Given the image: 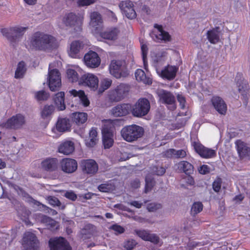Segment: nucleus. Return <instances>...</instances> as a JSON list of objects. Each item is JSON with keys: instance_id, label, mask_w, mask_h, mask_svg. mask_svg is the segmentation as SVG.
<instances>
[{"instance_id": "16", "label": "nucleus", "mask_w": 250, "mask_h": 250, "mask_svg": "<svg viewBox=\"0 0 250 250\" xmlns=\"http://www.w3.org/2000/svg\"><path fill=\"white\" fill-rule=\"evenodd\" d=\"M61 169L65 173H72L75 172L78 167L77 161L71 158H64L60 162Z\"/></svg>"}, {"instance_id": "28", "label": "nucleus", "mask_w": 250, "mask_h": 250, "mask_svg": "<svg viewBox=\"0 0 250 250\" xmlns=\"http://www.w3.org/2000/svg\"><path fill=\"white\" fill-rule=\"evenodd\" d=\"M68 92L71 96L78 98L79 102H80L84 106L89 105V101L83 90L72 89L69 90Z\"/></svg>"}, {"instance_id": "53", "label": "nucleus", "mask_w": 250, "mask_h": 250, "mask_svg": "<svg viewBox=\"0 0 250 250\" xmlns=\"http://www.w3.org/2000/svg\"><path fill=\"white\" fill-rule=\"evenodd\" d=\"M97 0H78L77 4L79 6H87L96 1Z\"/></svg>"}, {"instance_id": "52", "label": "nucleus", "mask_w": 250, "mask_h": 250, "mask_svg": "<svg viewBox=\"0 0 250 250\" xmlns=\"http://www.w3.org/2000/svg\"><path fill=\"white\" fill-rule=\"evenodd\" d=\"M47 200L48 203L55 207V206H60L61 205V203L57 198L54 196H49L47 198Z\"/></svg>"}, {"instance_id": "3", "label": "nucleus", "mask_w": 250, "mask_h": 250, "mask_svg": "<svg viewBox=\"0 0 250 250\" xmlns=\"http://www.w3.org/2000/svg\"><path fill=\"white\" fill-rule=\"evenodd\" d=\"M121 134L125 141L132 142L143 136L144 129L136 125H127L122 129Z\"/></svg>"}, {"instance_id": "54", "label": "nucleus", "mask_w": 250, "mask_h": 250, "mask_svg": "<svg viewBox=\"0 0 250 250\" xmlns=\"http://www.w3.org/2000/svg\"><path fill=\"white\" fill-rule=\"evenodd\" d=\"M152 172L157 175H162L165 172V169L163 167H154L152 168Z\"/></svg>"}, {"instance_id": "44", "label": "nucleus", "mask_w": 250, "mask_h": 250, "mask_svg": "<svg viewBox=\"0 0 250 250\" xmlns=\"http://www.w3.org/2000/svg\"><path fill=\"white\" fill-rule=\"evenodd\" d=\"M145 180L146 186L145 192V193H147L151 190L152 188L154 186V181L153 179L152 178L151 175H150L149 174L146 176Z\"/></svg>"}, {"instance_id": "37", "label": "nucleus", "mask_w": 250, "mask_h": 250, "mask_svg": "<svg viewBox=\"0 0 250 250\" xmlns=\"http://www.w3.org/2000/svg\"><path fill=\"white\" fill-rule=\"evenodd\" d=\"M117 120H105L102 121V133H113L112 129L114 127Z\"/></svg>"}, {"instance_id": "9", "label": "nucleus", "mask_w": 250, "mask_h": 250, "mask_svg": "<svg viewBox=\"0 0 250 250\" xmlns=\"http://www.w3.org/2000/svg\"><path fill=\"white\" fill-rule=\"evenodd\" d=\"M25 123V118L22 114H18L13 116L6 122L1 124L3 128L18 129L21 128Z\"/></svg>"}, {"instance_id": "19", "label": "nucleus", "mask_w": 250, "mask_h": 250, "mask_svg": "<svg viewBox=\"0 0 250 250\" xmlns=\"http://www.w3.org/2000/svg\"><path fill=\"white\" fill-rule=\"evenodd\" d=\"M81 166L83 171L88 174H94L98 170V164L92 159L83 160L81 162Z\"/></svg>"}, {"instance_id": "2", "label": "nucleus", "mask_w": 250, "mask_h": 250, "mask_svg": "<svg viewBox=\"0 0 250 250\" xmlns=\"http://www.w3.org/2000/svg\"><path fill=\"white\" fill-rule=\"evenodd\" d=\"M83 18L78 16L73 13L65 14L60 17L58 21V25L61 28L65 27H74L77 32L82 30Z\"/></svg>"}, {"instance_id": "50", "label": "nucleus", "mask_w": 250, "mask_h": 250, "mask_svg": "<svg viewBox=\"0 0 250 250\" xmlns=\"http://www.w3.org/2000/svg\"><path fill=\"white\" fill-rule=\"evenodd\" d=\"M222 180L220 178L216 179L212 183V188L214 191L218 192L221 189Z\"/></svg>"}, {"instance_id": "21", "label": "nucleus", "mask_w": 250, "mask_h": 250, "mask_svg": "<svg viewBox=\"0 0 250 250\" xmlns=\"http://www.w3.org/2000/svg\"><path fill=\"white\" fill-rule=\"evenodd\" d=\"M156 31L153 32L150 36L152 39L156 42H160L161 41L164 42H169L171 41V36L167 32L163 30L161 26L159 25Z\"/></svg>"}, {"instance_id": "57", "label": "nucleus", "mask_w": 250, "mask_h": 250, "mask_svg": "<svg viewBox=\"0 0 250 250\" xmlns=\"http://www.w3.org/2000/svg\"><path fill=\"white\" fill-rule=\"evenodd\" d=\"M187 155V152L185 149L176 150L175 149V158H183Z\"/></svg>"}, {"instance_id": "7", "label": "nucleus", "mask_w": 250, "mask_h": 250, "mask_svg": "<svg viewBox=\"0 0 250 250\" xmlns=\"http://www.w3.org/2000/svg\"><path fill=\"white\" fill-rule=\"evenodd\" d=\"M52 64H50L47 78L48 84L51 91L58 90L61 86L62 82L61 75L57 69H51Z\"/></svg>"}, {"instance_id": "14", "label": "nucleus", "mask_w": 250, "mask_h": 250, "mask_svg": "<svg viewBox=\"0 0 250 250\" xmlns=\"http://www.w3.org/2000/svg\"><path fill=\"white\" fill-rule=\"evenodd\" d=\"M192 146L195 151L204 158H211L216 156V151L214 149L206 147L199 142H194Z\"/></svg>"}, {"instance_id": "24", "label": "nucleus", "mask_w": 250, "mask_h": 250, "mask_svg": "<svg viewBox=\"0 0 250 250\" xmlns=\"http://www.w3.org/2000/svg\"><path fill=\"white\" fill-rule=\"evenodd\" d=\"M178 68L175 66L168 65L162 70L160 73L157 71V73L163 78L167 80H172L176 76V74Z\"/></svg>"}, {"instance_id": "48", "label": "nucleus", "mask_w": 250, "mask_h": 250, "mask_svg": "<svg viewBox=\"0 0 250 250\" xmlns=\"http://www.w3.org/2000/svg\"><path fill=\"white\" fill-rule=\"evenodd\" d=\"M141 51L142 55V59L143 61L144 64L146 69V57L147 53V47L146 44H142L141 45Z\"/></svg>"}, {"instance_id": "17", "label": "nucleus", "mask_w": 250, "mask_h": 250, "mask_svg": "<svg viewBox=\"0 0 250 250\" xmlns=\"http://www.w3.org/2000/svg\"><path fill=\"white\" fill-rule=\"evenodd\" d=\"M131 108L129 104H118L110 110V114L114 117H123L127 115Z\"/></svg>"}, {"instance_id": "29", "label": "nucleus", "mask_w": 250, "mask_h": 250, "mask_svg": "<svg viewBox=\"0 0 250 250\" xmlns=\"http://www.w3.org/2000/svg\"><path fill=\"white\" fill-rule=\"evenodd\" d=\"M74 144L73 142L66 141L62 143L58 148L59 152L64 155H69L74 150Z\"/></svg>"}, {"instance_id": "58", "label": "nucleus", "mask_w": 250, "mask_h": 250, "mask_svg": "<svg viewBox=\"0 0 250 250\" xmlns=\"http://www.w3.org/2000/svg\"><path fill=\"white\" fill-rule=\"evenodd\" d=\"M97 141V138L94 137H89L85 141V144L87 146L93 147L94 146Z\"/></svg>"}, {"instance_id": "20", "label": "nucleus", "mask_w": 250, "mask_h": 250, "mask_svg": "<svg viewBox=\"0 0 250 250\" xmlns=\"http://www.w3.org/2000/svg\"><path fill=\"white\" fill-rule=\"evenodd\" d=\"M135 234L144 241H150L155 244L159 243V238L155 234L150 233L148 230L145 229H136L135 230Z\"/></svg>"}, {"instance_id": "63", "label": "nucleus", "mask_w": 250, "mask_h": 250, "mask_svg": "<svg viewBox=\"0 0 250 250\" xmlns=\"http://www.w3.org/2000/svg\"><path fill=\"white\" fill-rule=\"evenodd\" d=\"M184 179L186 183L189 185H193L194 184V179L191 176H187Z\"/></svg>"}, {"instance_id": "11", "label": "nucleus", "mask_w": 250, "mask_h": 250, "mask_svg": "<svg viewBox=\"0 0 250 250\" xmlns=\"http://www.w3.org/2000/svg\"><path fill=\"white\" fill-rule=\"evenodd\" d=\"M21 244L26 250H37L38 240L32 232L27 231L24 234Z\"/></svg>"}, {"instance_id": "25", "label": "nucleus", "mask_w": 250, "mask_h": 250, "mask_svg": "<svg viewBox=\"0 0 250 250\" xmlns=\"http://www.w3.org/2000/svg\"><path fill=\"white\" fill-rule=\"evenodd\" d=\"M212 104L215 109L221 114L224 115L227 111V105L223 100L219 97H213L211 99Z\"/></svg>"}, {"instance_id": "1", "label": "nucleus", "mask_w": 250, "mask_h": 250, "mask_svg": "<svg viewBox=\"0 0 250 250\" xmlns=\"http://www.w3.org/2000/svg\"><path fill=\"white\" fill-rule=\"evenodd\" d=\"M25 45L28 49L49 50L57 47L58 43L53 36L36 32L26 42Z\"/></svg>"}, {"instance_id": "13", "label": "nucleus", "mask_w": 250, "mask_h": 250, "mask_svg": "<svg viewBox=\"0 0 250 250\" xmlns=\"http://www.w3.org/2000/svg\"><path fill=\"white\" fill-rule=\"evenodd\" d=\"M85 64L89 68H95L101 64V59L98 54L93 51L86 53L83 58Z\"/></svg>"}, {"instance_id": "23", "label": "nucleus", "mask_w": 250, "mask_h": 250, "mask_svg": "<svg viewBox=\"0 0 250 250\" xmlns=\"http://www.w3.org/2000/svg\"><path fill=\"white\" fill-rule=\"evenodd\" d=\"M70 121L68 119L60 118L56 125V127H54L52 129V132L56 133V131L59 132H64L68 130L70 128Z\"/></svg>"}, {"instance_id": "64", "label": "nucleus", "mask_w": 250, "mask_h": 250, "mask_svg": "<svg viewBox=\"0 0 250 250\" xmlns=\"http://www.w3.org/2000/svg\"><path fill=\"white\" fill-rule=\"evenodd\" d=\"M89 137H94L97 138V131L95 128H92L89 133Z\"/></svg>"}, {"instance_id": "18", "label": "nucleus", "mask_w": 250, "mask_h": 250, "mask_svg": "<svg viewBox=\"0 0 250 250\" xmlns=\"http://www.w3.org/2000/svg\"><path fill=\"white\" fill-rule=\"evenodd\" d=\"M119 6L123 14L128 19H133L136 18V13L133 8V2L130 1H122Z\"/></svg>"}, {"instance_id": "12", "label": "nucleus", "mask_w": 250, "mask_h": 250, "mask_svg": "<svg viewBox=\"0 0 250 250\" xmlns=\"http://www.w3.org/2000/svg\"><path fill=\"white\" fill-rule=\"evenodd\" d=\"M49 245L50 250H71L69 243L62 237L51 238Z\"/></svg>"}, {"instance_id": "59", "label": "nucleus", "mask_w": 250, "mask_h": 250, "mask_svg": "<svg viewBox=\"0 0 250 250\" xmlns=\"http://www.w3.org/2000/svg\"><path fill=\"white\" fill-rule=\"evenodd\" d=\"M177 100L178 102L180 103V105L181 108L184 109L185 107V103L186 100L184 96L182 95L178 94L177 95Z\"/></svg>"}, {"instance_id": "27", "label": "nucleus", "mask_w": 250, "mask_h": 250, "mask_svg": "<svg viewBox=\"0 0 250 250\" xmlns=\"http://www.w3.org/2000/svg\"><path fill=\"white\" fill-rule=\"evenodd\" d=\"M235 145L238 153L241 158L250 156V147L246 144L241 140H237L235 142Z\"/></svg>"}, {"instance_id": "6", "label": "nucleus", "mask_w": 250, "mask_h": 250, "mask_svg": "<svg viewBox=\"0 0 250 250\" xmlns=\"http://www.w3.org/2000/svg\"><path fill=\"white\" fill-rule=\"evenodd\" d=\"M150 108L148 100L146 98L140 99L133 106L132 113L133 116L141 117L146 115Z\"/></svg>"}, {"instance_id": "62", "label": "nucleus", "mask_w": 250, "mask_h": 250, "mask_svg": "<svg viewBox=\"0 0 250 250\" xmlns=\"http://www.w3.org/2000/svg\"><path fill=\"white\" fill-rule=\"evenodd\" d=\"M65 197L74 201L77 198V195L72 191H67L65 193Z\"/></svg>"}, {"instance_id": "45", "label": "nucleus", "mask_w": 250, "mask_h": 250, "mask_svg": "<svg viewBox=\"0 0 250 250\" xmlns=\"http://www.w3.org/2000/svg\"><path fill=\"white\" fill-rule=\"evenodd\" d=\"M114 188V185L111 182H108L105 184H103L99 186L98 189L104 192H108L112 191Z\"/></svg>"}, {"instance_id": "30", "label": "nucleus", "mask_w": 250, "mask_h": 250, "mask_svg": "<svg viewBox=\"0 0 250 250\" xmlns=\"http://www.w3.org/2000/svg\"><path fill=\"white\" fill-rule=\"evenodd\" d=\"M58 160L56 158H48L41 163L42 167L47 171H53L57 167Z\"/></svg>"}, {"instance_id": "49", "label": "nucleus", "mask_w": 250, "mask_h": 250, "mask_svg": "<svg viewBox=\"0 0 250 250\" xmlns=\"http://www.w3.org/2000/svg\"><path fill=\"white\" fill-rule=\"evenodd\" d=\"M137 242L134 240H128L125 242L124 248L125 250H132L136 245Z\"/></svg>"}, {"instance_id": "40", "label": "nucleus", "mask_w": 250, "mask_h": 250, "mask_svg": "<svg viewBox=\"0 0 250 250\" xmlns=\"http://www.w3.org/2000/svg\"><path fill=\"white\" fill-rule=\"evenodd\" d=\"M112 81L109 78H104L100 83V86L98 90L99 93H102L105 90L107 89L111 85Z\"/></svg>"}, {"instance_id": "15", "label": "nucleus", "mask_w": 250, "mask_h": 250, "mask_svg": "<svg viewBox=\"0 0 250 250\" xmlns=\"http://www.w3.org/2000/svg\"><path fill=\"white\" fill-rule=\"evenodd\" d=\"M157 94L161 102L170 105L171 110L175 109V98L171 93L163 89H159L157 91Z\"/></svg>"}, {"instance_id": "5", "label": "nucleus", "mask_w": 250, "mask_h": 250, "mask_svg": "<svg viewBox=\"0 0 250 250\" xmlns=\"http://www.w3.org/2000/svg\"><path fill=\"white\" fill-rule=\"evenodd\" d=\"M129 89L127 84L121 83L108 92L107 97L111 102H119L125 97Z\"/></svg>"}, {"instance_id": "47", "label": "nucleus", "mask_w": 250, "mask_h": 250, "mask_svg": "<svg viewBox=\"0 0 250 250\" xmlns=\"http://www.w3.org/2000/svg\"><path fill=\"white\" fill-rule=\"evenodd\" d=\"M238 90L243 96L246 95L248 90V84L244 82L238 83Z\"/></svg>"}, {"instance_id": "43", "label": "nucleus", "mask_w": 250, "mask_h": 250, "mask_svg": "<svg viewBox=\"0 0 250 250\" xmlns=\"http://www.w3.org/2000/svg\"><path fill=\"white\" fill-rule=\"evenodd\" d=\"M26 71L25 63L23 62H20L15 72V78H21Z\"/></svg>"}, {"instance_id": "31", "label": "nucleus", "mask_w": 250, "mask_h": 250, "mask_svg": "<svg viewBox=\"0 0 250 250\" xmlns=\"http://www.w3.org/2000/svg\"><path fill=\"white\" fill-rule=\"evenodd\" d=\"M103 21L101 15L96 12H93L90 14V25L92 27L98 29L102 24Z\"/></svg>"}, {"instance_id": "56", "label": "nucleus", "mask_w": 250, "mask_h": 250, "mask_svg": "<svg viewBox=\"0 0 250 250\" xmlns=\"http://www.w3.org/2000/svg\"><path fill=\"white\" fill-rule=\"evenodd\" d=\"M110 229L113 230L116 234L122 233L125 231V229L123 227L116 224L111 226Z\"/></svg>"}, {"instance_id": "22", "label": "nucleus", "mask_w": 250, "mask_h": 250, "mask_svg": "<svg viewBox=\"0 0 250 250\" xmlns=\"http://www.w3.org/2000/svg\"><path fill=\"white\" fill-rule=\"evenodd\" d=\"M83 44L79 41H73L69 45L68 53L70 57L77 58L80 56V52L83 48Z\"/></svg>"}, {"instance_id": "61", "label": "nucleus", "mask_w": 250, "mask_h": 250, "mask_svg": "<svg viewBox=\"0 0 250 250\" xmlns=\"http://www.w3.org/2000/svg\"><path fill=\"white\" fill-rule=\"evenodd\" d=\"M164 155L167 158L175 157V149H169L164 152Z\"/></svg>"}, {"instance_id": "39", "label": "nucleus", "mask_w": 250, "mask_h": 250, "mask_svg": "<svg viewBox=\"0 0 250 250\" xmlns=\"http://www.w3.org/2000/svg\"><path fill=\"white\" fill-rule=\"evenodd\" d=\"M207 38L210 43L213 44L216 43L219 40L218 31L215 29L208 31L207 33Z\"/></svg>"}, {"instance_id": "36", "label": "nucleus", "mask_w": 250, "mask_h": 250, "mask_svg": "<svg viewBox=\"0 0 250 250\" xmlns=\"http://www.w3.org/2000/svg\"><path fill=\"white\" fill-rule=\"evenodd\" d=\"M103 143L104 148H109L111 147L114 143L113 133H102Z\"/></svg>"}, {"instance_id": "55", "label": "nucleus", "mask_w": 250, "mask_h": 250, "mask_svg": "<svg viewBox=\"0 0 250 250\" xmlns=\"http://www.w3.org/2000/svg\"><path fill=\"white\" fill-rule=\"evenodd\" d=\"M161 207V205L159 204L151 203L147 205V208L149 211H155Z\"/></svg>"}, {"instance_id": "33", "label": "nucleus", "mask_w": 250, "mask_h": 250, "mask_svg": "<svg viewBox=\"0 0 250 250\" xmlns=\"http://www.w3.org/2000/svg\"><path fill=\"white\" fill-rule=\"evenodd\" d=\"M178 169L187 175H189L193 171V166L188 161H182L177 164Z\"/></svg>"}, {"instance_id": "26", "label": "nucleus", "mask_w": 250, "mask_h": 250, "mask_svg": "<svg viewBox=\"0 0 250 250\" xmlns=\"http://www.w3.org/2000/svg\"><path fill=\"white\" fill-rule=\"evenodd\" d=\"M120 33V31L118 28L113 27L101 33V36L104 39L114 41L118 38Z\"/></svg>"}, {"instance_id": "4", "label": "nucleus", "mask_w": 250, "mask_h": 250, "mask_svg": "<svg viewBox=\"0 0 250 250\" xmlns=\"http://www.w3.org/2000/svg\"><path fill=\"white\" fill-rule=\"evenodd\" d=\"M110 74L117 79L125 77L128 74L126 64L125 61L113 60L109 66Z\"/></svg>"}, {"instance_id": "60", "label": "nucleus", "mask_w": 250, "mask_h": 250, "mask_svg": "<svg viewBox=\"0 0 250 250\" xmlns=\"http://www.w3.org/2000/svg\"><path fill=\"white\" fill-rule=\"evenodd\" d=\"M199 172L202 174H206L209 172V167L207 165H204L199 168Z\"/></svg>"}, {"instance_id": "34", "label": "nucleus", "mask_w": 250, "mask_h": 250, "mask_svg": "<svg viewBox=\"0 0 250 250\" xmlns=\"http://www.w3.org/2000/svg\"><path fill=\"white\" fill-rule=\"evenodd\" d=\"M64 92H60L57 93L54 98L55 104L59 110H63L65 109L64 102Z\"/></svg>"}, {"instance_id": "42", "label": "nucleus", "mask_w": 250, "mask_h": 250, "mask_svg": "<svg viewBox=\"0 0 250 250\" xmlns=\"http://www.w3.org/2000/svg\"><path fill=\"white\" fill-rule=\"evenodd\" d=\"M67 77L68 80L72 82H76L79 79V76L76 70L72 68H69L66 71Z\"/></svg>"}, {"instance_id": "32", "label": "nucleus", "mask_w": 250, "mask_h": 250, "mask_svg": "<svg viewBox=\"0 0 250 250\" xmlns=\"http://www.w3.org/2000/svg\"><path fill=\"white\" fill-rule=\"evenodd\" d=\"M136 79L138 81L143 82L145 84H151L152 83V79L145 72L141 69H138L135 73Z\"/></svg>"}, {"instance_id": "8", "label": "nucleus", "mask_w": 250, "mask_h": 250, "mask_svg": "<svg viewBox=\"0 0 250 250\" xmlns=\"http://www.w3.org/2000/svg\"><path fill=\"white\" fill-rule=\"evenodd\" d=\"M25 30V27H14L3 29L1 33L11 43H14L19 41V38L23 35Z\"/></svg>"}, {"instance_id": "51", "label": "nucleus", "mask_w": 250, "mask_h": 250, "mask_svg": "<svg viewBox=\"0 0 250 250\" xmlns=\"http://www.w3.org/2000/svg\"><path fill=\"white\" fill-rule=\"evenodd\" d=\"M48 96V94L44 91H38L36 94V98L38 100H45Z\"/></svg>"}, {"instance_id": "35", "label": "nucleus", "mask_w": 250, "mask_h": 250, "mask_svg": "<svg viewBox=\"0 0 250 250\" xmlns=\"http://www.w3.org/2000/svg\"><path fill=\"white\" fill-rule=\"evenodd\" d=\"M73 121L78 125L84 124L87 120V114L84 112H75L72 113Z\"/></svg>"}, {"instance_id": "46", "label": "nucleus", "mask_w": 250, "mask_h": 250, "mask_svg": "<svg viewBox=\"0 0 250 250\" xmlns=\"http://www.w3.org/2000/svg\"><path fill=\"white\" fill-rule=\"evenodd\" d=\"M203 209V204L201 202H197L194 203L191 209V212L194 214H197L201 212Z\"/></svg>"}, {"instance_id": "38", "label": "nucleus", "mask_w": 250, "mask_h": 250, "mask_svg": "<svg viewBox=\"0 0 250 250\" xmlns=\"http://www.w3.org/2000/svg\"><path fill=\"white\" fill-rule=\"evenodd\" d=\"M54 111V107L52 105H45L41 112V116L44 120H50Z\"/></svg>"}, {"instance_id": "10", "label": "nucleus", "mask_w": 250, "mask_h": 250, "mask_svg": "<svg viewBox=\"0 0 250 250\" xmlns=\"http://www.w3.org/2000/svg\"><path fill=\"white\" fill-rule=\"evenodd\" d=\"M79 82L82 84L89 87L94 91L97 89L99 85L98 77L90 73L83 75L80 78Z\"/></svg>"}, {"instance_id": "41", "label": "nucleus", "mask_w": 250, "mask_h": 250, "mask_svg": "<svg viewBox=\"0 0 250 250\" xmlns=\"http://www.w3.org/2000/svg\"><path fill=\"white\" fill-rule=\"evenodd\" d=\"M39 216L41 218V221L50 228L53 229L56 227L57 225L56 222L50 217L42 214H39Z\"/></svg>"}]
</instances>
